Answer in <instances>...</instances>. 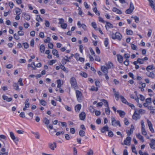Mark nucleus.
Instances as JSON below:
<instances>
[{"instance_id": "nucleus-1", "label": "nucleus", "mask_w": 155, "mask_h": 155, "mask_svg": "<svg viewBox=\"0 0 155 155\" xmlns=\"http://www.w3.org/2000/svg\"><path fill=\"white\" fill-rule=\"evenodd\" d=\"M112 38L114 39H117L120 41L122 38V35L119 32H116L115 34L113 33L111 35Z\"/></svg>"}, {"instance_id": "nucleus-2", "label": "nucleus", "mask_w": 155, "mask_h": 155, "mask_svg": "<svg viewBox=\"0 0 155 155\" xmlns=\"http://www.w3.org/2000/svg\"><path fill=\"white\" fill-rule=\"evenodd\" d=\"M101 101L104 103L105 104V106L107 107V108H105V112L106 114L108 115H110V110L109 108L107 101L104 99H102Z\"/></svg>"}, {"instance_id": "nucleus-3", "label": "nucleus", "mask_w": 155, "mask_h": 155, "mask_svg": "<svg viewBox=\"0 0 155 155\" xmlns=\"http://www.w3.org/2000/svg\"><path fill=\"white\" fill-rule=\"evenodd\" d=\"M112 125L114 127H116L117 125L120 127H121L120 122L119 120H116L114 117H111Z\"/></svg>"}, {"instance_id": "nucleus-4", "label": "nucleus", "mask_w": 155, "mask_h": 155, "mask_svg": "<svg viewBox=\"0 0 155 155\" xmlns=\"http://www.w3.org/2000/svg\"><path fill=\"white\" fill-rule=\"evenodd\" d=\"M146 74L148 77L152 79L155 78V69H153V70L152 71H147Z\"/></svg>"}, {"instance_id": "nucleus-5", "label": "nucleus", "mask_w": 155, "mask_h": 155, "mask_svg": "<svg viewBox=\"0 0 155 155\" xmlns=\"http://www.w3.org/2000/svg\"><path fill=\"white\" fill-rule=\"evenodd\" d=\"M70 83L72 87L75 89L77 88V84L76 80L74 77H72L70 79Z\"/></svg>"}, {"instance_id": "nucleus-6", "label": "nucleus", "mask_w": 155, "mask_h": 155, "mask_svg": "<svg viewBox=\"0 0 155 155\" xmlns=\"http://www.w3.org/2000/svg\"><path fill=\"white\" fill-rule=\"evenodd\" d=\"M76 94L78 101L79 102H81L82 97L81 92L80 91L77 90L76 91Z\"/></svg>"}, {"instance_id": "nucleus-7", "label": "nucleus", "mask_w": 155, "mask_h": 155, "mask_svg": "<svg viewBox=\"0 0 155 155\" xmlns=\"http://www.w3.org/2000/svg\"><path fill=\"white\" fill-rule=\"evenodd\" d=\"M10 135L12 139L15 143H16L19 140L18 138L16 137L15 136V135L13 132H10Z\"/></svg>"}, {"instance_id": "nucleus-8", "label": "nucleus", "mask_w": 155, "mask_h": 155, "mask_svg": "<svg viewBox=\"0 0 155 155\" xmlns=\"http://www.w3.org/2000/svg\"><path fill=\"white\" fill-rule=\"evenodd\" d=\"M131 138L130 137H127L124 141V143L126 145H129L131 141Z\"/></svg>"}, {"instance_id": "nucleus-9", "label": "nucleus", "mask_w": 155, "mask_h": 155, "mask_svg": "<svg viewBox=\"0 0 155 155\" xmlns=\"http://www.w3.org/2000/svg\"><path fill=\"white\" fill-rule=\"evenodd\" d=\"M147 124L149 126V129L152 133H153L154 132V130L152 124L150 121L148 119L147 120Z\"/></svg>"}, {"instance_id": "nucleus-10", "label": "nucleus", "mask_w": 155, "mask_h": 155, "mask_svg": "<svg viewBox=\"0 0 155 155\" xmlns=\"http://www.w3.org/2000/svg\"><path fill=\"white\" fill-rule=\"evenodd\" d=\"M133 118L135 120H137L138 119L140 118L139 116V114L137 112L136 110H135L132 116Z\"/></svg>"}, {"instance_id": "nucleus-11", "label": "nucleus", "mask_w": 155, "mask_h": 155, "mask_svg": "<svg viewBox=\"0 0 155 155\" xmlns=\"http://www.w3.org/2000/svg\"><path fill=\"white\" fill-rule=\"evenodd\" d=\"M150 142L149 144V145L150 148L153 149H155V147H154L155 146V140L153 139H150Z\"/></svg>"}, {"instance_id": "nucleus-12", "label": "nucleus", "mask_w": 155, "mask_h": 155, "mask_svg": "<svg viewBox=\"0 0 155 155\" xmlns=\"http://www.w3.org/2000/svg\"><path fill=\"white\" fill-rule=\"evenodd\" d=\"M48 146L51 150H54V148L57 147V144L55 142H54L53 144L51 143H49Z\"/></svg>"}, {"instance_id": "nucleus-13", "label": "nucleus", "mask_w": 155, "mask_h": 155, "mask_svg": "<svg viewBox=\"0 0 155 155\" xmlns=\"http://www.w3.org/2000/svg\"><path fill=\"white\" fill-rule=\"evenodd\" d=\"M79 118L80 120H84L86 117V114L84 112H81L79 114Z\"/></svg>"}, {"instance_id": "nucleus-14", "label": "nucleus", "mask_w": 155, "mask_h": 155, "mask_svg": "<svg viewBox=\"0 0 155 155\" xmlns=\"http://www.w3.org/2000/svg\"><path fill=\"white\" fill-rule=\"evenodd\" d=\"M22 16L25 19L27 20H29L30 19V16L25 13H23L22 14Z\"/></svg>"}, {"instance_id": "nucleus-15", "label": "nucleus", "mask_w": 155, "mask_h": 155, "mask_svg": "<svg viewBox=\"0 0 155 155\" xmlns=\"http://www.w3.org/2000/svg\"><path fill=\"white\" fill-rule=\"evenodd\" d=\"M101 69L102 71L104 73V74L108 73V69L107 67L102 66H101Z\"/></svg>"}, {"instance_id": "nucleus-16", "label": "nucleus", "mask_w": 155, "mask_h": 155, "mask_svg": "<svg viewBox=\"0 0 155 155\" xmlns=\"http://www.w3.org/2000/svg\"><path fill=\"white\" fill-rule=\"evenodd\" d=\"M117 112L119 114L120 116L121 117H123L125 115V112L121 110H117Z\"/></svg>"}, {"instance_id": "nucleus-17", "label": "nucleus", "mask_w": 155, "mask_h": 155, "mask_svg": "<svg viewBox=\"0 0 155 155\" xmlns=\"http://www.w3.org/2000/svg\"><path fill=\"white\" fill-rule=\"evenodd\" d=\"M105 22L106 23V25H105V27L107 30V28H113L114 27L112 24L107 21H106Z\"/></svg>"}, {"instance_id": "nucleus-18", "label": "nucleus", "mask_w": 155, "mask_h": 155, "mask_svg": "<svg viewBox=\"0 0 155 155\" xmlns=\"http://www.w3.org/2000/svg\"><path fill=\"white\" fill-rule=\"evenodd\" d=\"M117 57L118 61L120 63H122L123 61V57L120 54H117Z\"/></svg>"}, {"instance_id": "nucleus-19", "label": "nucleus", "mask_w": 155, "mask_h": 155, "mask_svg": "<svg viewBox=\"0 0 155 155\" xmlns=\"http://www.w3.org/2000/svg\"><path fill=\"white\" fill-rule=\"evenodd\" d=\"M150 4V5L153 10H155V6L153 4L154 1L155 0H149L148 1Z\"/></svg>"}, {"instance_id": "nucleus-20", "label": "nucleus", "mask_w": 155, "mask_h": 155, "mask_svg": "<svg viewBox=\"0 0 155 155\" xmlns=\"http://www.w3.org/2000/svg\"><path fill=\"white\" fill-rule=\"evenodd\" d=\"M112 11L118 14H121L122 13V12L120 10L115 7L113 8Z\"/></svg>"}, {"instance_id": "nucleus-21", "label": "nucleus", "mask_w": 155, "mask_h": 155, "mask_svg": "<svg viewBox=\"0 0 155 155\" xmlns=\"http://www.w3.org/2000/svg\"><path fill=\"white\" fill-rule=\"evenodd\" d=\"M106 65L107 68H108V69L109 68H113V64L112 63H111L110 61H109L107 64H106Z\"/></svg>"}, {"instance_id": "nucleus-22", "label": "nucleus", "mask_w": 155, "mask_h": 155, "mask_svg": "<svg viewBox=\"0 0 155 155\" xmlns=\"http://www.w3.org/2000/svg\"><path fill=\"white\" fill-rule=\"evenodd\" d=\"M2 98L3 100H6L8 102L11 101L12 100V98L11 97H8L7 96L3 95L2 97Z\"/></svg>"}, {"instance_id": "nucleus-23", "label": "nucleus", "mask_w": 155, "mask_h": 155, "mask_svg": "<svg viewBox=\"0 0 155 155\" xmlns=\"http://www.w3.org/2000/svg\"><path fill=\"white\" fill-rule=\"evenodd\" d=\"M136 136L142 142H144L143 137L140 134V133H138L136 135Z\"/></svg>"}, {"instance_id": "nucleus-24", "label": "nucleus", "mask_w": 155, "mask_h": 155, "mask_svg": "<svg viewBox=\"0 0 155 155\" xmlns=\"http://www.w3.org/2000/svg\"><path fill=\"white\" fill-rule=\"evenodd\" d=\"M109 127L107 125H106L103 127L101 130V132L104 133L106 131H108Z\"/></svg>"}, {"instance_id": "nucleus-25", "label": "nucleus", "mask_w": 155, "mask_h": 155, "mask_svg": "<svg viewBox=\"0 0 155 155\" xmlns=\"http://www.w3.org/2000/svg\"><path fill=\"white\" fill-rule=\"evenodd\" d=\"M120 99H121V100L122 102L123 103H124L125 104H127L128 102L127 101L126 99L123 96H120Z\"/></svg>"}, {"instance_id": "nucleus-26", "label": "nucleus", "mask_w": 155, "mask_h": 155, "mask_svg": "<svg viewBox=\"0 0 155 155\" xmlns=\"http://www.w3.org/2000/svg\"><path fill=\"white\" fill-rule=\"evenodd\" d=\"M81 105L80 104H78L75 106V110L77 112H79L81 108Z\"/></svg>"}, {"instance_id": "nucleus-27", "label": "nucleus", "mask_w": 155, "mask_h": 155, "mask_svg": "<svg viewBox=\"0 0 155 155\" xmlns=\"http://www.w3.org/2000/svg\"><path fill=\"white\" fill-rule=\"evenodd\" d=\"M52 54L56 56L57 58H59V55L58 54V51L56 49H53V50Z\"/></svg>"}, {"instance_id": "nucleus-28", "label": "nucleus", "mask_w": 155, "mask_h": 155, "mask_svg": "<svg viewBox=\"0 0 155 155\" xmlns=\"http://www.w3.org/2000/svg\"><path fill=\"white\" fill-rule=\"evenodd\" d=\"M131 149L132 152L135 153L136 155H137L138 153L136 151V148L134 145H132L131 146Z\"/></svg>"}, {"instance_id": "nucleus-29", "label": "nucleus", "mask_w": 155, "mask_h": 155, "mask_svg": "<svg viewBox=\"0 0 155 155\" xmlns=\"http://www.w3.org/2000/svg\"><path fill=\"white\" fill-rule=\"evenodd\" d=\"M45 50V46L43 45H41L40 47V51L41 53H43Z\"/></svg>"}, {"instance_id": "nucleus-30", "label": "nucleus", "mask_w": 155, "mask_h": 155, "mask_svg": "<svg viewBox=\"0 0 155 155\" xmlns=\"http://www.w3.org/2000/svg\"><path fill=\"white\" fill-rule=\"evenodd\" d=\"M13 86L14 87V89H15L16 90L18 91L19 90V86L17 83H14L13 84Z\"/></svg>"}, {"instance_id": "nucleus-31", "label": "nucleus", "mask_w": 155, "mask_h": 155, "mask_svg": "<svg viewBox=\"0 0 155 155\" xmlns=\"http://www.w3.org/2000/svg\"><path fill=\"white\" fill-rule=\"evenodd\" d=\"M126 32L127 34L128 35H132L133 34V31L132 30L127 29L126 30Z\"/></svg>"}, {"instance_id": "nucleus-32", "label": "nucleus", "mask_w": 155, "mask_h": 155, "mask_svg": "<svg viewBox=\"0 0 155 155\" xmlns=\"http://www.w3.org/2000/svg\"><path fill=\"white\" fill-rule=\"evenodd\" d=\"M155 69V68L153 67V66L150 65L147 66L146 68V69L147 71H149L150 70H153V69Z\"/></svg>"}, {"instance_id": "nucleus-33", "label": "nucleus", "mask_w": 155, "mask_h": 155, "mask_svg": "<svg viewBox=\"0 0 155 155\" xmlns=\"http://www.w3.org/2000/svg\"><path fill=\"white\" fill-rule=\"evenodd\" d=\"M79 134L81 137H83L85 135V132L82 130H80L79 132Z\"/></svg>"}, {"instance_id": "nucleus-34", "label": "nucleus", "mask_w": 155, "mask_h": 155, "mask_svg": "<svg viewBox=\"0 0 155 155\" xmlns=\"http://www.w3.org/2000/svg\"><path fill=\"white\" fill-rule=\"evenodd\" d=\"M61 68L63 70V71L66 73H68V70L66 69L64 66L61 64Z\"/></svg>"}, {"instance_id": "nucleus-35", "label": "nucleus", "mask_w": 155, "mask_h": 155, "mask_svg": "<svg viewBox=\"0 0 155 155\" xmlns=\"http://www.w3.org/2000/svg\"><path fill=\"white\" fill-rule=\"evenodd\" d=\"M32 133L35 135V137L38 139H39L40 138V135L38 132H32Z\"/></svg>"}, {"instance_id": "nucleus-36", "label": "nucleus", "mask_w": 155, "mask_h": 155, "mask_svg": "<svg viewBox=\"0 0 155 155\" xmlns=\"http://www.w3.org/2000/svg\"><path fill=\"white\" fill-rule=\"evenodd\" d=\"M15 12L17 15H19L21 14V9L18 8H16Z\"/></svg>"}, {"instance_id": "nucleus-37", "label": "nucleus", "mask_w": 155, "mask_h": 155, "mask_svg": "<svg viewBox=\"0 0 155 155\" xmlns=\"http://www.w3.org/2000/svg\"><path fill=\"white\" fill-rule=\"evenodd\" d=\"M40 102L41 104L44 106H45L47 104L46 102L43 100H40Z\"/></svg>"}, {"instance_id": "nucleus-38", "label": "nucleus", "mask_w": 155, "mask_h": 155, "mask_svg": "<svg viewBox=\"0 0 155 155\" xmlns=\"http://www.w3.org/2000/svg\"><path fill=\"white\" fill-rule=\"evenodd\" d=\"M44 122L46 125H48L49 124V120L47 118H44Z\"/></svg>"}, {"instance_id": "nucleus-39", "label": "nucleus", "mask_w": 155, "mask_h": 155, "mask_svg": "<svg viewBox=\"0 0 155 155\" xmlns=\"http://www.w3.org/2000/svg\"><path fill=\"white\" fill-rule=\"evenodd\" d=\"M57 83L58 84V85H57V87L58 88H59L61 86V81L60 79L58 80L57 81Z\"/></svg>"}, {"instance_id": "nucleus-40", "label": "nucleus", "mask_w": 155, "mask_h": 155, "mask_svg": "<svg viewBox=\"0 0 155 155\" xmlns=\"http://www.w3.org/2000/svg\"><path fill=\"white\" fill-rule=\"evenodd\" d=\"M67 62H69V60H65V59L64 58H63L61 61L62 63L63 64H66Z\"/></svg>"}, {"instance_id": "nucleus-41", "label": "nucleus", "mask_w": 155, "mask_h": 155, "mask_svg": "<svg viewBox=\"0 0 155 155\" xmlns=\"http://www.w3.org/2000/svg\"><path fill=\"white\" fill-rule=\"evenodd\" d=\"M80 75L82 77L86 78L87 77V74L85 72H82Z\"/></svg>"}, {"instance_id": "nucleus-42", "label": "nucleus", "mask_w": 155, "mask_h": 155, "mask_svg": "<svg viewBox=\"0 0 155 155\" xmlns=\"http://www.w3.org/2000/svg\"><path fill=\"white\" fill-rule=\"evenodd\" d=\"M131 47L132 49L134 50H137V47L134 44H131Z\"/></svg>"}, {"instance_id": "nucleus-43", "label": "nucleus", "mask_w": 155, "mask_h": 155, "mask_svg": "<svg viewBox=\"0 0 155 155\" xmlns=\"http://www.w3.org/2000/svg\"><path fill=\"white\" fill-rule=\"evenodd\" d=\"M61 28L63 29H65L67 27V24L66 23H64L61 25Z\"/></svg>"}, {"instance_id": "nucleus-44", "label": "nucleus", "mask_w": 155, "mask_h": 155, "mask_svg": "<svg viewBox=\"0 0 155 155\" xmlns=\"http://www.w3.org/2000/svg\"><path fill=\"white\" fill-rule=\"evenodd\" d=\"M91 25L95 29V30H96V29L97 28L96 24L95 22H92L91 23Z\"/></svg>"}, {"instance_id": "nucleus-45", "label": "nucleus", "mask_w": 155, "mask_h": 155, "mask_svg": "<svg viewBox=\"0 0 155 155\" xmlns=\"http://www.w3.org/2000/svg\"><path fill=\"white\" fill-rule=\"evenodd\" d=\"M36 20L38 21V22H39V20L41 21H43V19L42 18L40 17V15H37V18H36Z\"/></svg>"}, {"instance_id": "nucleus-46", "label": "nucleus", "mask_w": 155, "mask_h": 155, "mask_svg": "<svg viewBox=\"0 0 155 155\" xmlns=\"http://www.w3.org/2000/svg\"><path fill=\"white\" fill-rule=\"evenodd\" d=\"M93 152L92 150L90 149L87 153V155H93Z\"/></svg>"}, {"instance_id": "nucleus-47", "label": "nucleus", "mask_w": 155, "mask_h": 155, "mask_svg": "<svg viewBox=\"0 0 155 155\" xmlns=\"http://www.w3.org/2000/svg\"><path fill=\"white\" fill-rule=\"evenodd\" d=\"M108 39L107 38H106L104 41V44L106 47L108 46Z\"/></svg>"}, {"instance_id": "nucleus-48", "label": "nucleus", "mask_w": 155, "mask_h": 155, "mask_svg": "<svg viewBox=\"0 0 155 155\" xmlns=\"http://www.w3.org/2000/svg\"><path fill=\"white\" fill-rule=\"evenodd\" d=\"M137 62L140 64H143L144 62L143 59L138 58L137 60Z\"/></svg>"}, {"instance_id": "nucleus-49", "label": "nucleus", "mask_w": 155, "mask_h": 155, "mask_svg": "<svg viewBox=\"0 0 155 155\" xmlns=\"http://www.w3.org/2000/svg\"><path fill=\"white\" fill-rule=\"evenodd\" d=\"M51 41V38L49 37H48L46 39L44 40V42L45 43H50Z\"/></svg>"}, {"instance_id": "nucleus-50", "label": "nucleus", "mask_w": 155, "mask_h": 155, "mask_svg": "<svg viewBox=\"0 0 155 155\" xmlns=\"http://www.w3.org/2000/svg\"><path fill=\"white\" fill-rule=\"evenodd\" d=\"M133 12V11L132 10L129 8L125 12L127 14H130L131 13Z\"/></svg>"}, {"instance_id": "nucleus-51", "label": "nucleus", "mask_w": 155, "mask_h": 155, "mask_svg": "<svg viewBox=\"0 0 155 155\" xmlns=\"http://www.w3.org/2000/svg\"><path fill=\"white\" fill-rule=\"evenodd\" d=\"M130 9H131L133 11L134 10V5L132 2H130Z\"/></svg>"}, {"instance_id": "nucleus-52", "label": "nucleus", "mask_w": 155, "mask_h": 155, "mask_svg": "<svg viewBox=\"0 0 155 155\" xmlns=\"http://www.w3.org/2000/svg\"><path fill=\"white\" fill-rule=\"evenodd\" d=\"M133 130L132 129H130V130L127 131V135L128 136H130L131 134L133 133Z\"/></svg>"}, {"instance_id": "nucleus-53", "label": "nucleus", "mask_w": 155, "mask_h": 155, "mask_svg": "<svg viewBox=\"0 0 155 155\" xmlns=\"http://www.w3.org/2000/svg\"><path fill=\"white\" fill-rule=\"evenodd\" d=\"M141 130L145 129V126L144 124V122L143 120H142L141 121Z\"/></svg>"}, {"instance_id": "nucleus-54", "label": "nucleus", "mask_w": 155, "mask_h": 155, "mask_svg": "<svg viewBox=\"0 0 155 155\" xmlns=\"http://www.w3.org/2000/svg\"><path fill=\"white\" fill-rule=\"evenodd\" d=\"M130 63V61L128 59H126L125 61L124 62V64L126 65V66H128L129 64Z\"/></svg>"}, {"instance_id": "nucleus-55", "label": "nucleus", "mask_w": 155, "mask_h": 155, "mask_svg": "<svg viewBox=\"0 0 155 155\" xmlns=\"http://www.w3.org/2000/svg\"><path fill=\"white\" fill-rule=\"evenodd\" d=\"M65 108L67 111H71V108L67 105H66L65 106Z\"/></svg>"}, {"instance_id": "nucleus-56", "label": "nucleus", "mask_w": 155, "mask_h": 155, "mask_svg": "<svg viewBox=\"0 0 155 155\" xmlns=\"http://www.w3.org/2000/svg\"><path fill=\"white\" fill-rule=\"evenodd\" d=\"M59 24H61V25L64 23V20L63 18H59Z\"/></svg>"}, {"instance_id": "nucleus-57", "label": "nucleus", "mask_w": 155, "mask_h": 155, "mask_svg": "<svg viewBox=\"0 0 155 155\" xmlns=\"http://www.w3.org/2000/svg\"><path fill=\"white\" fill-rule=\"evenodd\" d=\"M18 83L20 86H22L23 85V84L22 83V80L21 78L19 79Z\"/></svg>"}, {"instance_id": "nucleus-58", "label": "nucleus", "mask_w": 155, "mask_h": 155, "mask_svg": "<svg viewBox=\"0 0 155 155\" xmlns=\"http://www.w3.org/2000/svg\"><path fill=\"white\" fill-rule=\"evenodd\" d=\"M134 18L135 20V22L137 23L139 22V19L138 17L135 16L134 17Z\"/></svg>"}, {"instance_id": "nucleus-59", "label": "nucleus", "mask_w": 155, "mask_h": 155, "mask_svg": "<svg viewBox=\"0 0 155 155\" xmlns=\"http://www.w3.org/2000/svg\"><path fill=\"white\" fill-rule=\"evenodd\" d=\"M141 132L142 134L143 135H146L147 134V133L145 130V129L142 130Z\"/></svg>"}, {"instance_id": "nucleus-60", "label": "nucleus", "mask_w": 155, "mask_h": 155, "mask_svg": "<svg viewBox=\"0 0 155 155\" xmlns=\"http://www.w3.org/2000/svg\"><path fill=\"white\" fill-rule=\"evenodd\" d=\"M65 137L66 139L67 140H69L71 138V137L68 134H65Z\"/></svg>"}, {"instance_id": "nucleus-61", "label": "nucleus", "mask_w": 155, "mask_h": 155, "mask_svg": "<svg viewBox=\"0 0 155 155\" xmlns=\"http://www.w3.org/2000/svg\"><path fill=\"white\" fill-rule=\"evenodd\" d=\"M14 38L15 39L18 40L20 38L19 37L18 35H17L16 34H15L14 35Z\"/></svg>"}, {"instance_id": "nucleus-62", "label": "nucleus", "mask_w": 155, "mask_h": 155, "mask_svg": "<svg viewBox=\"0 0 155 155\" xmlns=\"http://www.w3.org/2000/svg\"><path fill=\"white\" fill-rule=\"evenodd\" d=\"M26 62V60L25 59H21L19 61V62L21 63H24Z\"/></svg>"}, {"instance_id": "nucleus-63", "label": "nucleus", "mask_w": 155, "mask_h": 155, "mask_svg": "<svg viewBox=\"0 0 155 155\" xmlns=\"http://www.w3.org/2000/svg\"><path fill=\"white\" fill-rule=\"evenodd\" d=\"M124 121L125 124L126 125H128V124L129 123V122L128 121L127 119L126 118H125L124 119Z\"/></svg>"}, {"instance_id": "nucleus-64", "label": "nucleus", "mask_w": 155, "mask_h": 155, "mask_svg": "<svg viewBox=\"0 0 155 155\" xmlns=\"http://www.w3.org/2000/svg\"><path fill=\"white\" fill-rule=\"evenodd\" d=\"M22 118H24L25 117V114L24 112H21L19 115Z\"/></svg>"}]
</instances>
